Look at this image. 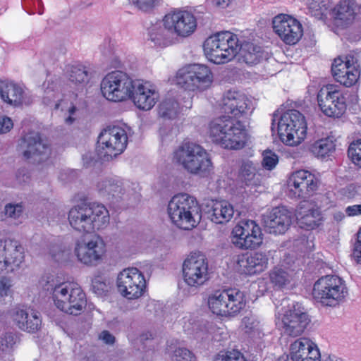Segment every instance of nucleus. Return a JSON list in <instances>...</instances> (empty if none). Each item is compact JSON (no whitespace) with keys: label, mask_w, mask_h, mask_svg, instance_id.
<instances>
[{"label":"nucleus","mask_w":361,"mask_h":361,"mask_svg":"<svg viewBox=\"0 0 361 361\" xmlns=\"http://www.w3.org/2000/svg\"><path fill=\"white\" fill-rule=\"evenodd\" d=\"M75 253L80 262L89 266H96L105 253V244L99 236H94L87 242L78 244Z\"/></svg>","instance_id":"obj_24"},{"label":"nucleus","mask_w":361,"mask_h":361,"mask_svg":"<svg viewBox=\"0 0 361 361\" xmlns=\"http://www.w3.org/2000/svg\"><path fill=\"white\" fill-rule=\"evenodd\" d=\"M69 80L75 84H84L89 80L88 71L84 66H72L69 71Z\"/></svg>","instance_id":"obj_42"},{"label":"nucleus","mask_w":361,"mask_h":361,"mask_svg":"<svg viewBox=\"0 0 361 361\" xmlns=\"http://www.w3.org/2000/svg\"><path fill=\"white\" fill-rule=\"evenodd\" d=\"M23 207L21 203H8L4 206V211L0 212V221L4 220L6 217L18 219L23 214Z\"/></svg>","instance_id":"obj_45"},{"label":"nucleus","mask_w":361,"mask_h":361,"mask_svg":"<svg viewBox=\"0 0 361 361\" xmlns=\"http://www.w3.org/2000/svg\"><path fill=\"white\" fill-rule=\"evenodd\" d=\"M18 184L23 185L30 180V176L25 169H19L16 176Z\"/></svg>","instance_id":"obj_58"},{"label":"nucleus","mask_w":361,"mask_h":361,"mask_svg":"<svg viewBox=\"0 0 361 361\" xmlns=\"http://www.w3.org/2000/svg\"><path fill=\"white\" fill-rule=\"evenodd\" d=\"M82 161H83L84 166H85L86 167L91 166L94 161V158L92 157V153L88 152V153L83 154Z\"/></svg>","instance_id":"obj_62"},{"label":"nucleus","mask_w":361,"mask_h":361,"mask_svg":"<svg viewBox=\"0 0 361 361\" xmlns=\"http://www.w3.org/2000/svg\"><path fill=\"white\" fill-rule=\"evenodd\" d=\"M352 255L357 263L361 264V228L357 233Z\"/></svg>","instance_id":"obj_55"},{"label":"nucleus","mask_w":361,"mask_h":361,"mask_svg":"<svg viewBox=\"0 0 361 361\" xmlns=\"http://www.w3.org/2000/svg\"><path fill=\"white\" fill-rule=\"evenodd\" d=\"M214 361H247L243 353L238 350L221 351Z\"/></svg>","instance_id":"obj_46"},{"label":"nucleus","mask_w":361,"mask_h":361,"mask_svg":"<svg viewBox=\"0 0 361 361\" xmlns=\"http://www.w3.org/2000/svg\"><path fill=\"white\" fill-rule=\"evenodd\" d=\"M97 143L99 157L104 161L112 159L126 148L128 135L126 128L114 126L103 130L98 137Z\"/></svg>","instance_id":"obj_10"},{"label":"nucleus","mask_w":361,"mask_h":361,"mask_svg":"<svg viewBox=\"0 0 361 361\" xmlns=\"http://www.w3.org/2000/svg\"><path fill=\"white\" fill-rule=\"evenodd\" d=\"M180 107L173 98H167L159 105V115L164 119H174L179 113Z\"/></svg>","instance_id":"obj_41"},{"label":"nucleus","mask_w":361,"mask_h":361,"mask_svg":"<svg viewBox=\"0 0 361 361\" xmlns=\"http://www.w3.org/2000/svg\"><path fill=\"white\" fill-rule=\"evenodd\" d=\"M70 226L81 233H90L109 224V213L102 204L81 203L73 207L68 215Z\"/></svg>","instance_id":"obj_3"},{"label":"nucleus","mask_w":361,"mask_h":361,"mask_svg":"<svg viewBox=\"0 0 361 361\" xmlns=\"http://www.w3.org/2000/svg\"><path fill=\"white\" fill-rule=\"evenodd\" d=\"M159 97L158 92L151 88L148 83H142L139 80H134L131 98L135 106L142 110L151 109L157 103Z\"/></svg>","instance_id":"obj_26"},{"label":"nucleus","mask_w":361,"mask_h":361,"mask_svg":"<svg viewBox=\"0 0 361 361\" xmlns=\"http://www.w3.org/2000/svg\"><path fill=\"white\" fill-rule=\"evenodd\" d=\"M242 323L247 333H250L259 329V322L253 315L245 317L243 319Z\"/></svg>","instance_id":"obj_51"},{"label":"nucleus","mask_w":361,"mask_h":361,"mask_svg":"<svg viewBox=\"0 0 361 361\" xmlns=\"http://www.w3.org/2000/svg\"><path fill=\"white\" fill-rule=\"evenodd\" d=\"M345 213L349 216H354L361 214V204L348 206L345 209Z\"/></svg>","instance_id":"obj_60"},{"label":"nucleus","mask_w":361,"mask_h":361,"mask_svg":"<svg viewBox=\"0 0 361 361\" xmlns=\"http://www.w3.org/2000/svg\"><path fill=\"white\" fill-rule=\"evenodd\" d=\"M237 54L248 65H254L267 59V54L262 47L249 42L237 43Z\"/></svg>","instance_id":"obj_33"},{"label":"nucleus","mask_w":361,"mask_h":361,"mask_svg":"<svg viewBox=\"0 0 361 361\" xmlns=\"http://www.w3.org/2000/svg\"><path fill=\"white\" fill-rule=\"evenodd\" d=\"M330 0H310L308 10L310 14L318 20H324L331 10Z\"/></svg>","instance_id":"obj_40"},{"label":"nucleus","mask_w":361,"mask_h":361,"mask_svg":"<svg viewBox=\"0 0 361 361\" xmlns=\"http://www.w3.org/2000/svg\"><path fill=\"white\" fill-rule=\"evenodd\" d=\"M268 255L262 252L240 255L236 259L238 271L241 274L250 276L263 272L268 267Z\"/></svg>","instance_id":"obj_25"},{"label":"nucleus","mask_w":361,"mask_h":361,"mask_svg":"<svg viewBox=\"0 0 361 361\" xmlns=\"http://www.w3.org/2000/svg\"><path fill=\"white\" fill-rule=\"evenodd\" d=\"M130 3L141 11H149L154 8L160 0H128Z\"/></svg>","instance_id":"obj_50"},{"label":"nucleus","mask_w":361,"mask_h":361,"mask_svg":"<svg viewBox=\"0 0 361 361\" xmlns=\"http://www.w3.org/2000/svg\"><path fill=\"white\" fill-rule=\"evenodd\" d=\"M44 289L52 295L56 307L73 315L80 314L87 305L85 293L75 283L59 282L54 275H47L42 279Z\"/></svg>","instance_id":"obj_2"},{"label":"nucleus","mask_w":361,"mask_h":361,"mask_svg":"<svg viewBox=\"0 0 361 361\" xmlns=\"http://www.w3.org/2000/svg\"><path fill=\"white\" fill-rule=\"evenodd\" d=\"M252 108V102L244 94L236 91H228L223 98L222 109L224 115L209 123V136L212 141L228 149H239L246 142L245 126L238 118Z\"/></svg>","instance_id":"obj_1"},{"label":"nucleus","mask_w":361,"mask_h":361,"mask_svg":"<svg viewBox=\"0 0 361 361\" xmlns=\"http://www.w3.org/2000/svg\"><path fill=\"white\" fill-rule=\"evenodd\" d=\"M0 96L4 102L11 106H18L23 104H29L23 88L12 81H0Z\"/></svg>","instance_id":"obj_31"},{"label":"nucleus","mask_w":361,"mask_h":361,"mask_svg":"<svg viewBox=\"0 0 361 361\" xmlns=\"http://www.w3.org/2000/svg\"><path fill=\"white\" fill-rule=\"evenodd\" d=\"M340 195L345 199H352L357 194V188L355 184H349L340 189Z\"/></svg>","instance_id":"obj_53"},{"label":"nucleus","mask_w":361,"mask_h":361,"mask_svg":"<svg viewBox=\"0 0 361 361\" xmlns=\"http://www.w3.org/2000/svg\"><path fill=\"white\" fill-rule=\"evenodd\" d=\"M168 214L172 222L183 230L195 227L202 216L196 199L186 193H180L172 197L168 204Z\"/></svg>","instance_id":"obj_5"},{"label":"nucleus","mask_w":361,"mask_h":361,"mask_svg":"<svg viewBox=\"0 0 361 361\" xmlns=\"http://www.w3.org/2000/svg\"><path fill=\"white\" fill-rule=\"evenodd\" d=\"M312 294L323 305L334 307L345 301L348 289L341 277L326 275L314 283Z\"/></svg>","instance_id":"obj_8"},{"label":"nucleus","mask_w":361,"mask_h":361,"mask_svg":"<svg viewBox=\"0 0 361 361\" xmlns=\"http://www.w3.org/2000/svg\"><path fill=\"white\" fill-rule=\"evenodd\" d=\"M234 214V209L231 204L226 200H212L204 209V215L208 219L217 224L228 222Z\"/></svg>","instance_id":"obj_29"},{"label":"nucleus","mask_w":361,"mask_h":361,"mask_svg":"<svg viewBox=\"0 0 361 361\" xmlns=\"http://www.w3.org/2000/svg\"><path fill=\"white\" fill-rule=\"evenodd\" d=\"M319 181L315 176L306 170H298L291 173L288 179L290 195L305 199L313 195L318 189Z\"/></svg>","instance_id":"obj_18"},{"label":"nucleus","mask_w":361,"mask_h":361,"mask_svg":"<svg viewBox=\"0 0 361 361\" xmlns=\"http://www.w3.org/2000/svg\"><path fill=\"white\" fill-rule=\"evenodd\" d=\"M145 27L148 40L151 41L154 46L166 47L174 44L176 41L171 26L166 23V16L162 20L146 21Z\"/></svg>","instance_id":"obj_23"},{"label":"nucleus","mask_w":361,"mask_h":361,"mask_svg":"<svg viewBox=\"0 0 361 361\" xmlns=\"http://www.w3.org/2000/svg\"><path fill=\"white\" fill-rule=\"evenodd\" d=\"M317 100L319 109L328 117L340 118L346 111V99L343 93L333 85L320 88Z\"/></svg>","instance_id":"obj_12"},{"label":"nucleus","mask_w":361,"mask_h":361,"mask_svg":"<svg viewBox=\"0 0 361 361\" xmlns=\"http://www.w3.org/2000/svg\"><path fill=\"white\" fill-rule=\"evenodd\" d=\"M99 338L106 344H113L115 341V337L108 331H103L99 335Z\"/></svg>","instance_id":"obj_61"},{"label":"nucleus","mask_w":361,"mask_h":361,"mask_svg":"<svg viewBox=\"0 0 361 361\" xmlns=\"http://www.w3.org/2000/svg\"><path fill=\"white\" fill-rule=\"evenodd\" d=\"M226 290H216L208 297V306L217 315L229 317Z\"/></svg>","instance_id":"obj_36"},{"label":"nucleus","mask_w":361,"mask_h":361,"mask_svg":"<svg viewBox=\"0 0 361 361\" xmlns=\"http://www.w3.org/2000/svg\"><path fill=\"white\" fill-rule=\"evenodd\" d=\"M348 156L353 163L361 168V139L354 141L350 145Z\"/></svg>","instance_id":"obj_47"},{"label":"nucleus","mask_w":361,"mask_h":361,"mask_svg":"<svg viewBox=\"0 0 361 361\" xmlns=\"http://www.w3.org/2000/svg\"><path fill=\"white\" fill-rule=\"evenodd\" d=\"M272 25L274 32L287 44H296L302 36L300 22L288 15L279 14L275 16Z\"/></svg>","instance_id":"obj_21"},{"label":"nucleus","mask_w":361,"mask_h":361,"mask_svg":"<svg viewBox=\"0 0 361 361\" xmlns=\"http://www.w3.org/2000/svg\"><path fill=\"white\" fill-rule=\"evenodd\" d=\"M310 347L306 351L304 361H320V353L317 346L311 341Z\"/></svg>","instance_id":"obj_52"},{"label":"nucleus","mask_w":361,"mask_h":361,"mask_svg":"<svg viewBox=\"0 0 361 361\" xmlns=\"http://www.w3.org/2000/svg\"><path fill=\"white\" fill-rule=\"evenodd\" d=\"M12 286L13 283L10 278L2 277L0 279V295L1 296L8 295Z\"/></svg>","instance_id":"obj_56"},{"label":"nucleus","mask_w":361,"mask_h":361,"mask_svg":"<svg viewBox=\"0 0 361 361\" xmlns=\"http://www.w3.org/2000/svg\"><path fill=\"white\" fill-rule=\"evenodd\" d=\"M229 317L238 314L245 306V298L243 292L235 289H226Z\"/></svg>","instance_id":"obj_37"},{"label":"nucleus","mask_w":361,"mask_h":361,"mask_svg":"<svg viewBox=\"0 0 361 361\" xmlns=\"http://www.w3.org/2000/svg\"><path fill=\"white\" fill-rule=\"evenodd\" d=\"M336 145L332 139L326 137L312 144L310 151L317 157L329 156L335 150Z\"/></svg>","instance_id":"obj_39"},{"label":"nucleus","mask_w":361,"mask_h":361,"mask_svg":"<svg viewBox=\"0 0 361 361\" xmlns=\"http://www.w3.org/2000/svg\"><path fill=\"white\" fill-rule=\"evenodd\" d=\"M97 190L102 196H112L121 198L124 189L122 183L115 178H105L97 184Z\"/></svg>","instance_id":"obj_38"},{"label":"nucleus","mask_w":361,"mask_h":361,"mask_svg":"<svg viewBox=\"0 0 361 361\" xmlns=\"http://www.w3.org/2000/svg\"><path fill=\"white\" fill-rule=\"evenodd\" d=\"M173 357L176 361H196L193 353L187 348H178L175 350Z\"/></svg>","instance_id":"obj_49"},{"label":"nucleus","mask_w":361,"mask_h":361,"mask_svg":"<svg viewBox=\"0 0 361 361\" xmlns=\"http://www.w3.org/2000/svg\"><path fill=\"white\" fill-rule=\"evenodd\" d=\"M176 80L177 85L186 91L202 92L211 87L213 73L205 65L189 64L178 71Z\"/></svg>","instance_id":"obj_9"},{"label":"nucleus","mask_w":361,"mask_h":361,"mask_svg":"<svg viewBox=\"0 0 361 361\" xmlns=\"http://www.w3.org/2000/svg\"><path fill=\"white\" fill-rule=\"evenodd\" d=\"M15 324L22 331L36 333L42 327V318L39 312L31 310L30 312L18 309L13 314Z\"/></svg>","instance_id":"obj_30"},{"label":"nucleus","mask_w":361,"mask_h":361,"mask_svg":"<svg viewBox=\"0 0 361 361\" xmlns=\"http://www.w3.org/2000/svg\"><path fill=\"white\" fill-rule=\"evenodd\" d=\"M310 318L302 304L294 302L288 305V309L282 317V329L290 336L301 335L310 322Z\"/></svg>","instance_id":"obj_16"},{"label":"nucleus","mask_w":361,"mask_h":361,"mask_svg":"<svg viewBox=\"0 0 361 361\" xmlns=\"http://www.w3.org/2000/svg\"><path fill=\"white\" fill-rule=\"evenodd\" d=\"M173 160L192 175L206 177L213 169L209 154L200 145L185 142L173 152Z\"/></svg>","instance_id":"obj_4"},{"label":"nucleus","mask_w":361,"mask_h":361,"mask_svg":"<svg viewBox=\"0 0 361 361\" xmlns=\"http://www.w3.org/2000/svg\"><path fill=\"white\" fill-rule=\"evenodd\" d=\"M273 117L271 130H274V122L277 118V132L283 142L293 146L299 145L305 139L307 124L305 116L299 111L288 110L279 118V115L274 113Z\"/></svg>","instance_id":"obj_6"},{"label":"nucleus","mask_w":361,"mask_h":361,"mask_svg":"<svg viewBox=\"0 0 361 361\" xmlns=\"http://www.w3.org/2000/svg\"><path fill=\"white\" fill-rule=\"evenodd\" d=\"M238 42L239 39L235 34L228 31L216 32L204 41V54L214 63H226L237 55Z\"/></svg>","instance_id":"obj_7"},{"label":"nucleus","mask_w":361,"mask_h":361,"mask_svg":"<svg viewBox=\"0 0 361 361\" xmlns=\"http://www.w3.org/2000/svg\"><path fill=\"white\" fill-rule=\"evenodd\" d=\"M292 222L291 213L284 207L274 208L264 220L266 231L274 235L283 234Z\"/></svg>","instance_id":"obj_27"},{"label":"nucleus","mask_w":361,"mask_h":361,"mask_svg":"<svg viewBox=\"0 0 361 361\" xmlns=\"http://www.w3.org/2000/svg\"><path fill=\"white\" fill-rule=\"evenodd\" d=\"M271 282L279 288H282L290 282V275L281 267H274L269 273Z\"/></svg>","instance_id":"obj_43"},{"label":"nucleus","mask_w":361,"mask_h":361,"mask_svg":"<svg viewBox=\"0 0 361 361\" xmlns=\"http://www.w3.org/2000/svg\"><path fill=\"white\" fill-rule=\"evenodd\" d=\"M310 344L311 341L306 338L296 340L290 345V354L281 356L277 361H304Z\"/></svg>","instance_id":"obj_34"},{"label":"nucleus","mask_w":361,"mask_h":361,"mask_svg":"<svg viewBox=\"0 0 361 361\" xmlns=\"http://www.w3.org/2000/svg\"><path fill=\"white\" fill-rule=\"evenodd\" d=\"M296 217L300 227L306 230L314 229L323 221V217L319 209L312 207L305 210L304 203L298 209Z\"/></svg>","instance_id":"obj_32"},{"label":"nucleus","mask_w":361,"mask_h":361,"mask_svg":"<svg viewBox=\"0 0 361 361\" xmlns=\"http://www.w3.org/2000/svg\"><path fill=\"white\" fill-rule=\"evenodd\" d=\"M24 259V248L13 239H4L0 235V274L11 273L17 269Z\"/></svg>","instance_id":"obj_19"},{"label":"nucleus","mask_w":361,"mask_h":361,"mask_svg":"<svg viewBox=\"0 0 361 361\" xmlns=\"http://www.w3.org/2000/svg\"><path fill=\"white\" fill-rule=\"evenodd\" d=\"M102 54L104 56H111L114 54V42L110 37L105 38L99 46Z\"/></svg>","instance_id":"obj_54"},{"label":"nucleus","mask_w":361,"mask_h":361,"mask_svg":"<svg viewBox=\"0 0 361 361\" xmlns=\"http://www.w3.org/2000/svg\"><path fill=\"white\" fill-rule=\"evenodd\" d=\"M18 337L16 334L7 332L0 337V350L4 353H11L18 342Z\"/></svg>","instance_id":"obj_44"},{"label":"nucleus","mask_w":361,"mask_h":361,"mask_svg":"<svg viewBox=\"0 0 361 361\" xmlns=\"http://www.w3.org/2000/svg\"><path fill=\"white\" fill-rule=\"evenodd\" d=\"M334 78L341 85L349 87L353 86L358 80L360 71L357 59L352 54L345 56V60L338 57L331 65Z\"/></svg>","instance_id":"obj_17"},{"label":"nucleus","mask_w":361,"mask_h":361,"mask_svg":"<svg viewBox=\"0 0 361 361\" xmlns=\"http://www.w3.org/2000/svg\"><path fill=\"white\" fill-rule=\"evenodd\" d=\"M345 217L344 214L342 212H336L333 214L334 220L339 222L341 221Z\"/></svg>","instance_id":"obj_64"},{"label":"nucleus","mask_w":361,"mask_h":361,"mask_svg":"<svg viewBox=\"0 0 361 361\" xmlns=\"http://www.w3.org/2000/svg\"><path fill=\"white\" fill-rule=\"evenodd\" d=\"M183 276L185 283L197 288L209 279L207 258L200 254H191L183 262Z\"/></svg>","instance_id":"obj_15"},{"label":"nucleus","mask_w":361,"mask_h":361,"mask_svg":"<svg viewBox=\"0 0 361 361\" xmlns=\"http://www.w3.org/2000/svg\"><path fill=\"white\" fill-rule=\"evenodd\" d=\"M134 80L126 73L115 71L108 73L101 82V92L108 100L121 102L128 99L133 89Z\"/></svg>","instance_id":"obj_11"},{"label":"nucleus","mask_w":361,"mask_h":361,"mask_svg":"<svg viewBox=\"0 0 361 361\" xmlns=\"http://www.w3.org/2000/svg\"><path fill=\"white\" fill-rule=\"evenodd\" d=\"M92 289L96 294L101 295L107 291V286L104 282L95 280L92 283Z\"/></svg>","instance_id":"obj_59"},{"label":"nucleus","mask_w":361,"mask_h":361,"mask_svg":"<svg viewBox=\"0 0 361 361\" xmlns=\"http://www.w3.org/2000/svg\"><path fill=\"white\" fill-rule=\"evenodd\" d=\"M360 10V6L355 0H341L331 10L330 15L337 27H345L353 22Z\"/></svg>","instance_id":"obj_28"},{"label":"nucleus","mask_w":361,"mask_h":361,"mask_svg":"<svg viewBox=\"0 0 361 361\" xmlns=\"http://www.w3.org/2000/svg\"><path fill=\"white\" fill-rule=\"evenodd\" d=\"M261 228L252 220L241 221L232 231V243L240 249H255L262 243Z\"/></svg>","instance_id":"obj_14"},{"label":"nucleus","mask_w":361,"mask_h":361,"mask_svg":"<svg viewBox=\"0 0 361 361\" xmlns=\"http://www.w3.org/2000/svg\"><path fill=\"white\" fill-rule=\"evenodd\" d=\"M19 151L26 159L41 161L50 154L49 145L38 133L30 132L22 137L18 142Z\"/></svg>","instance_id":"obj_20"},{"label":"nucleus","mask_w":361,"mask_h":361,"mask_svg":"<svg viewBox=\"0 0 361 361\" xmlns=\"http://www.w3.org/2000/svg\"><path fill=\"white\" fill-rule=\"evenodd\" d=\"M279 162L278 156L271 150L263 152L262 166L267 170H272Z\"/></svg>","instance_id":"obj_48"},{"label":"nucleus","mask_w":361,"mask_h":361,"mask_svg":"<svg viewBox=\"0 0 361 361\" xmlns=\"http://www.w3.org/2000/svg\"><path fill=\"white\" fill-rule=\"evenodd\" d=\"M165 16L166 23L171 26L176 38L178 36L186 37L192 35L197 27L196 18L187 11L175 10Z\"/></svg>","instance_id":"obj_22"},{"label":"nucleus","mask_w":361,"mask_h":361,"mask_svg":"<svg viewBox=\"0 0 361 361\" xmlns=\"http://www.w3.org/2000/svg\"><path fill=\"white\" fill-rule=\"evenodd\" d=\"M257 165L250 160H243L239 167L238 178L245 185H256L259 180L257 174Z\"/></svg>","instance_id":"obj_35"},{"label":"nucleus","mask_w":361,"mask_h":361,"mask_svg":"<svg viewBox=\"0 0 361 361\" xmlns=\"http://www.w3.org/2000/svg\"><path fill=\"white\" fill-rule=\"evenodd\" d=\"M13 126V121L8 116L0 117V134L9 132Z\"/></svg>","instance_id":"obj_57"},{"label":"nucleus","mask_w":361,"mask_h":361,"mask_svg":"<svg viewBox=\"0 0 361 361\" xmlns=\"http://www.w3.org/2000/svg\"><path fill=\"white\" fill-rule=\"evenodd\" d=\"M117 287L120 293L128 300L141 297L146 288L142 273L137 268L124 269L118 276Z\"/></svg>","instance_id":"obj_13"},{"label":"nucleus","mask_w":361,"mask_h":361,"mask_svg":"<svg viewBox=\"0 0 361 361\" xmlns=\"http://www.w3.org/2000/svg\"><path fill=\"white\" fill-rule=\"evenodd\" d=\"M231 2V0H212L214 6L221 8H226Z\"/></svg>","instance_id":"obj_63"}]
</instances>
